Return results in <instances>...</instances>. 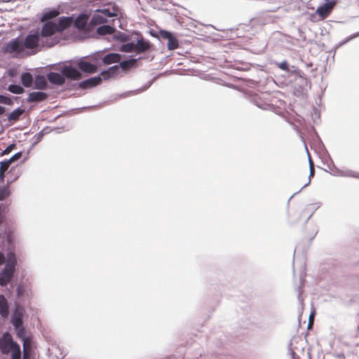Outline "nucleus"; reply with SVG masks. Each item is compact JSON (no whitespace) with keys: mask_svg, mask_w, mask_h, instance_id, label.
<instances>
[{"mask_svg":"<svg viewBox=\"0 0 359 359\" xmlns=\"http://www.w3.org/2000/svg\"><path fill=\"white\" fill-rule=\"evenodd\" d=\"M18 336L21 338L23 341V351L31 352V341L28 338L25 337L24 328H21L18 330Z\"/></svg>","mask_w":359,"mask_h":359,"instance_id":"obj_17","label":"nucleus"},{"mask_svg":"<svg viewBox=\"0 0 359 359\" xmlns=\"http://www.w3.org/2000/svg\"><path fill=\"white\" fill-rule=\"evenodd\" d=\"M8 90L14 94H22L24 92V88L18 85H10Z\"/></svg>","mask_w":359,"mask_h":359,"instance_id":"obj_29","label":"nucleus"},{"mask_svg":"<svg viewBox=\"0 0 359 359\" xmlns=\"http://www.w3.org/2000/svg\"><path fill=\"white\" fill-rule=\"evenodd\" d=\"M59 14L60 12L56 9L47 11L43 14L42 17L41 18V21L49 22L48 20L56 18L57 15H59Z\"/></svg>","mask_w":359,"mask_h":359,"instance_id":"obj_20","label":"nucleus"},{"mask_svg":"<svg viewBox=\"0 0 359 359\" xmlns=\"http://www.w3.org/2000/svg\"><path fill=\"white\" fill-rule=\"evenodd\" d=\"M31 352L29 351H23V357L22 359H29Z\"/></svg>","mask_w":359,"mask_h":359,"instance_id":"obj_43","label":"nucleus"},{"mask_svg":"<svg viewBox=\"0 0 359 359\" xmlns=\"http://www.w3.org/2000/svg\"><path fill=\"white\" fill-rule=\"evenodd\" d=\"M40 34L39 33L28 34L24 42V46L28 49H33L39 46Z\"/></svg>","mask_w":359,"mask_h":359,"instance_id":"obj_7","label":"nucleus"},{"mask_svg":"<svg viewBox=\"0 0 359 359\" xmlns=\"http://www.w3.org/2000/svg\"><path fill=\"white\" fill-rule=\"evenodd\" d=\"M115 29L109 25H102L97 29V33L100 35L111 34Z\"/></svg>","mask_w":359,"mask_h":359,"instance_id":"obj_23","label":"nucleus"},{"mask_svg":"<svg viewBox=\"0 0 359 359\" xmlns=\"http://www.w3.org/2000/svg\"><path fill=\"white\" fill-rule=\"evenodd\" d=\"M47 98V94L43 92H32L29 94L27 101L29 102H41Z\"/></svg>","mask_w":359,"mask_h":359,"instance_id":"obj_13","label":"nucleus"},{"mask_svg":"<svg viewBox=\"0 0 359 359\" xmlns=\"http://www.w3.org/2000/svg\"><path fill=\"white\" fill-rule=\"evenodd\" d=\"M78 67L81 72L88 74H93L96 72L97 69L95 65L86 60H80L78 62Z\"/></svg>","mask_w":359,"mask_h":359,"instance_id":"obj_9","label":"nucleus"},{"mask_svg":"<svg viewBox=\"0 0 359 359\" xmlns=\"http://www.w3.org/2000/svg\"><path fill=\"white\" fill-rule=\"evenodd\" d=\"M8 262L6 266H8L10 268L15 269L17 264V260L15 254L13 252H10L7 254Z\"/></svg>","mask_w":359,"mask_h":359,"instance_id":"obj_26","label":"nucleus"},{"mask_svg":"<svg viewBox=\"0 0 359 359\" xmlns=\"http://www.w3.org/2000/svg\"><path fill=\"white\" fill-rule=\"evenodd\" d=\"M12 343H16L13 340L12 336L8 333L6 332L3 334V337L1 339V344L0 346V350L3 354H8L12 349L13 346Z\"/></svg>","mask_w":359,"mask_h":359,"instance_id":"obj_5","label":"nucleus"},{"mask_svg":"<svg viewBox=\"0 0 359 359\" xmlns=\"http://www.w3.org/2000/svg\"><path fill=\"white\" fill-rule=\"evenodd\" d=\"M72 22V20L71 18L68 17H62L59 19L58 23L57 25V32H62L63 30L68 28Z\"/></svg>","mask_w":359,"mask_h":359,"instance_id":"obj_15","label":"nucleus"},{"mask_svg":"<svg viewBox=\"0 0 359 359\" xmlns=\"http://www.w3.org/2000/svg\"><path fill=\"white\" fill-rule=\"evenodd\" d=\"M135 46V52L137 53H141L144 51H147L150 48V43L149 41L144 40L142 37L137 40Z\"/></svg>","mask_w":359,"mask_h":359,"instance_id":"obj_12","label":"nucleus"},{"mask_svg":"<svg viewBox=\"0 0 359 359\" xmlns=\"http://www.w3.org/2000/svg\"><path fill=\"white\" fill-rule=\"evenodd\" d=\"M314 316H315V311L312 312L309 316V327H310L313 325V320H314Z\"/></svg>","mask_w":359,"mask_h":359,"instance_id":"obj_41","label":"nucleus"},{"mask_svg":"<svg viewBox=\"0 0 359 359\" xmlns=\"http://www.w3.org/2000/svg\"><path fill=\"white\" fill-rule=\"evenodd\" d=\"M15 269L10 268L8 266H5L4 269L0 273V285L6 286L12 280Z\"/></svg>","mask_w":359,"mask_h":359,"instance_id":"obj_4","label":"nucleus"},{"mask_svg":"<svg viewBox=\"0 0 359 359\" xmlns=\"http://www.w3.org/2000/svg\"><path fill=\"white\" fill-rule=\"evenodd\" d=\"M57 25L53 22H46L43 25L40 35L43 37L50 36L57 32Z\"/></svg>","mask_w":359,"mask_h":359,"instance_id":"obj_8","label":"nucleus"},{"mask_svg":"<svg viewBox=\"0 0 359 359\" xmlns=\"http://www.w3.org/2000/svg\"><path fill=\"white\" fill-rule=\"evenodd\" d=\"M324 4L318 6L316 14L319 17L320 20L326 19L332 12L338 3V0H323Z\"/></svg>","mask_w":359,"mask_h":359,"instance_id":"obj_2","label":"nucleus"},{"mask_svg":"<svg viewBox=\"0 0 359 359\" xmlns=\"http://www.w3.org/2000/svg\"><path fill=\"white\" fill-rule=\"evenodd\" d=\"M277 65L282 70L287 71V72L289 71L288 63L286 61H283L280 63H278Z\"/></svg>","mask_w":359,"mask_h":359,"instance_id":"obj_34","label":"nucleus"},{"mask_svg":"<svg viewBox=\"0 0 359 359\" xmlns=\"http://www.w3.org/2000/svg\"><path fill=\"white\" fill-rule=\"evenodd\" d=\"M24 109L18 108L13 111L8 116L9 121H16L20 118V116L24 113Z\"/></svg>","mask_w":359,"mask_h":359,"instance_id":"obj_25","label":"nucleus"},{"mask_svg":"<svg viewBox=\"0 0 359 359\" xmlns=\"http://www.w3.org/2000/svg\"><path fill=\"white\" fill-rule=\"evenodd\" d=\"M119 73V67L118 65L112 66L108 69L103 71L101 73V75L102 76L103 79L104 80L109 79L111 77L115 76L118 75Z\"/></svg>","mask_w":359,"mask_h":359,"instance_id":"obj_14","label":"nucleus"},{"mask_svg":"<svg viewBox=\"0 0 359 359\" xmlns=\"http://www.w3.org/2000/svg\"><path fill=\"white\" fill-rule=\"evenodd\" d=\"M88 20V16L86 14L80 15L74 21V26L79 29H84Z\"/></svg>","mask_w":359,"mask_h":359,"instance_id":"obj_19","label":"nucleus"},{"mask_svg":"<svg viewBox=\"0 0 359 359\" xmlns=\"http://www.w3.org/2000/svg\"><path fill=\"white\" fill-rule=\"evenodd\" d=\"M0 103L6 104H12L11 100L6 96L0 95Z\"/></svg>","mask_w":359,"mask_h":359,"instance_id":"obj_33","label":"nucleus"},{"mask_svg":"<svg viewBox=\"0 0 359 359\" xmlns=\"http://www.w3.org/2000/svg\"><path fill=\"white\" fill-rule=\"evenodd\" d=\"M160 35H161V36L163 39H169V38H170L173 34H172L171 32H170L163 30V31H161V32H160Z\"/></svg>","mask_w":359,"mask_h":359,"instance_id":"obj_35","label":"nucleus"},{"mask_svg":"<svg viewBox=\"0 0 359 359\" xmlns=\"http://www.w3.org/2000/svg\"><path fill=\"white\" fill-rule=\"evenodd\" d=\"M5 111V108L4 107L0 106V115L3 114Z\"/></svg>","mask_w":359,"mask_h":359,"instance_id":"obj_46","label":"nucleus"},{"mask_svg":"<svg viewBox=\"0 0 359 359\" xmlns=\"http://www.w3.org/2000/svg\"><path fill=\"white\" fill-rule=\"evenodd\" d=\"M36 82L39 87L41 88H43L46 84V82L43 77L37 78Z\"/></svg>","mask_w":359,"mask_h":359,"instance_id":"obj_36","label":"nucleus"},{"mask_svg":"<svg viewBox=\"0 0 359 359\" xmlns=\"http://www.w3.org/2000/svg\"><path fill=\"white\" fill-rule=\"evenodd\" d=\"M121 50L126 53L135 52V46L133 43H128L122 45Z\"/></svg>","mask_w":359,"mask_h":359,"instance_id":"obj_28","label":"nucleus"},{"mask_svg":"<svg viewBox=\"0 0 359 359\" xmlns=\"http://www.w3.org/2000/svg\"><path fill=\"white\" fill-rule=\"evenodd\" d=\"M168 48L169 50L177 49L179 46L178 40L173 35L168 39Z\"/></svg>","mask_w":359,"mask_h":359,"instance_id":"obj_27","label":"nucleus"},{"mask_svg":"<svg viewBox=\"0 0 359 359\" xmlns=\"http://www.w3.org/2000/svg\"><path fill=\"white\" fill-rule=\"evenodd\" d=\"M121 57L120 54L118 53H109L104 55L102 59V62L105 65H110L112 63H117L121 61Z\"/></svg>","mask_w":359,"mask_h":359,"instance_id":"obj_16","label":"nucleus"},{"mask_svg":"<svg viewBox=\"0 0 359 359\" xmlns=\"http://www.w3.org/2000/svg\"><path fill=\"white\" fill-rule=\"evenodd\" d=\"M23 50V46L22 43L18 39H12L6 43L3 48V51L5 53H20Z\"/></svg>","mask_w":359,"mask_h":359,"instance_id":"obj_3","label":"nucleus"},{"mask_svg":"<svg viewBox=\"0 0 359 359\" xmlns=\"http://www.w3.org/2000/svg\"><path fill=\"white\" fill-rule=\"evenodd\" d=\"M5 260H6L5 255H4V253L0 252V265H2L3 264H4Z\"/></svg>","mask_w":359,"mask_h":359,"instance_id":"obj_42","label":"nucleus"},{"mask_svg":"<svg viewBox=\"0 0 359 359\" xmlns=\"http://www.w3.org/2000/svg\"><path fill=\"white\" fill-rule=\"evenodd\" d=\"M61 74L64 77L72 80H79L82 78V74L72 66H65L61 70Z\"/></svg>","mask_w":359,"mask_h":359,"instance_id":"obj_6","label":"nucleus"},{"mask_svg":"<svg viewBox=\"0 0 359 359\" xmlns=\"http://www.w3.org/2000/svg\"><path fill=\"white\" fill-rule=\"evenodd\" d=\"M119 13V8L116 4H109L108 8L97 9L93 14L90 22L93 25H98L107 22L108 18L116 17Z\"/></svg>","mask_w":359,"mask_h":359,"instance_id":"obj_1","label":"nucleus"},{"mask_svg":"<svg viewBox=\"0 0 359 359\" xmlns=\"http://www.w3.org/2000/svg\"><path fill=\"white\" fill-rule=\"evenodd\" d=\"M0 314L3 318H6L8 315V306L6 298L0 295Z\"/></svg>","mask_w":359,"mask_h":359,"instance_id":"obj_18","label":"nucleus"},{"mask_svg":"<svg viewBox=\"0 0 359 359\" xmlns=\"http://www.w3.org/2000/svg\"><path fill=\"white\" fill-rule=\"evenodd\" d=\"M4 179H5V172H1L0 171V183L4 184Z\"/></svg>","mask_w":359,"mask_h":359,"instance_id":"obj_45","label":"nucleus"},{"mask_svg":"<svg viewBox=\"0 0 359 359\" xmlns=\"http://www.w3.org/2000/svg\"><path fill=\"white\" fill-rule=\"evenodd\" d=\"M47 79L50 83L61 86L65 83V79L64 76L56 72H50L47 74Z\"/></svg>","mask_w":359,"mask_h":359,"instance_id":"obj_11","label":"nucleus"},{"mask_svg":"<svg viewBox=\"0 0 359 359\" xmlns=\"http://www.w3.org/2000/svg\"><path fill=\"white\" fill-rule=\"evenodd\" d=\"M21 156H22V153L18 152V153L15 154V155H13L10 159H8V161L12 163L13 162L20 158Z\"/></svg>","mask_w":359,"mask_h":359,"instance_id":"obj_38","label":"nucleus"},{"mask_svg":"<svg viewBox=\"0 0 359 359\" xmlns=\"http://www.w3.org/2000/svg\"><path fill=\"white\" fill-rule=\"evenodd\" d=\"M15 147V145L14 144H10L9 146H8L4 150V151L2 152V155H6V154H8L9 153H11L13 149Z\"/></svg>","mask_w":359,"mask_h":359,"instance_id":"obj_37","label":"nucleus"},{"mask_svg":"<svg viewBox=\"0 0 359 359\" xmlns=\"http://www.w3.org/2000/svg\"><path fill=\"white\" fill-rule=\"evenodd\" d=\"M129 40H130V37H129V36H128V35H123V36H121V41H123V42H125V41H126H126H129Z\"/></svg>","mask_w":359,"mask_h":359,"instance_id":"obj_44","label":"nucleus"},{"mask_svg":"<svg viewBox=\"0 0 359 359\" xmlns=\"http://www.w3.org/2000/svg\"><path fill=\"white\" fill-rule=\"evenodd\" d=\"M12 323L13 326L15 327V329H19L20 327H22V320L20 316H15L13 319Z\"/></svg>","mask_w":359,"mask_h":359,"instance_id":"obj_30","label":"nucleus"},{"mask_svg":"<svg viewBox=\"0 0 359 359\" xmlns=\"http://www.w3.org/2000/svg\"><path fill=\"white\" fill-rule=\"evenodd\" d=\"M315 174L314 165L311 161H310V177H313Z\"/></svg>","mask_w":359,"mask_h":359,"instance_id":"obj_40","label":"nucleus"},{"mask_svg":"<svg viewBox=\"0 0 359 359\" xmlns=\"http://www.w3.org/2000/svg\"><path fill=\"white\" fill-rule=\"evenodd\" d=\"M13 346L11 352V359H21V350L20 346L18 343H12Z\"/></svg>","mask_w":359,"mask_h":359,"instance_id":"obj_22","label":"nucleus"},{"mask_svg":"<svg viewBox=\"0 0 359 359\" xmlns=\"http://www.w3.org/2000/svg\"><path fill=\"white\" fill-rule=\"evenodd\" d=\"M8 188L4 187L0 189V201L4 200L9 196Z\"/></svg>","mask_w":359,"mask_h":359,"instance_id":"obj_32","label":"nucleus"},{"mask_svg":"<svg viewBox=\"0 0 359 359\" xmlns=\"http://www.w3.org/2000/svg\"><path fill=\"white\" fill-rule=\"evenodd\" d=\"M137 60L136 59H130L128 60H124L122 62H119V69L121 68L123 71H127L128 69H130L133 67H135L136 64Z\"/></svg>","mask_w":359,"mask_h":359,"instance_id":"obj_21","label":"nucleus"},{"mask_svg":"<svg viewBox=\"0 0 359 359\" xmlns=\"http://www.w3.org/2000/svg\"><path fill=\"white\" fill-rule=\"evenodd\" d=\"M6 241L9 245H11L13 243V239L11 232H8L6 236Z\"/></svg>","mask_w":359,"mask_h":359,"instance_id":"obj_39","label":"nucleus"},{"mask_svg":"<svg viewBox=\"0 0 359 359\" xmlns=\"http://www.w3.org/2000/svg\"><path fill=\"white\" fill-rule=\"evenodd\" d=\"M102 82V78L100 76H95L81 81L79 83V88L82 89L90 88L98 86Z\"/></svg>","mask_w":359,"mask_h":359,"instance_id":"obj_10","label":"nucleus"},{"mask_svg":"<svg viewBox=\"0 0 359 359\" xmlns=\"http://www.w3.org/2000/svg\"><path fill=\"white\" fill-rule=\"evenodd\" d=\"M11 163L7 160V161H2L0 163V171L2 172H6L9 166L11 165Z\"/></svg>","mask_w":359,"mask_h":359,"instance_id":"obj_31","label":"nucleus"},{"mask_svg":"<svg viewBox=\"0 0 359 359\" xmlns=\"http://www.w3.org/2000/svg\"><path fill=\"white\" fill-rule=\"evenodd\" d=\"M22 83L25 87H30L33 83V77L30 73H25L21 76Z\"/></svg>","mask_w":359,"mask_h":359,"instance_id":"obj_24","label":"nucleus"}]
</instances>
